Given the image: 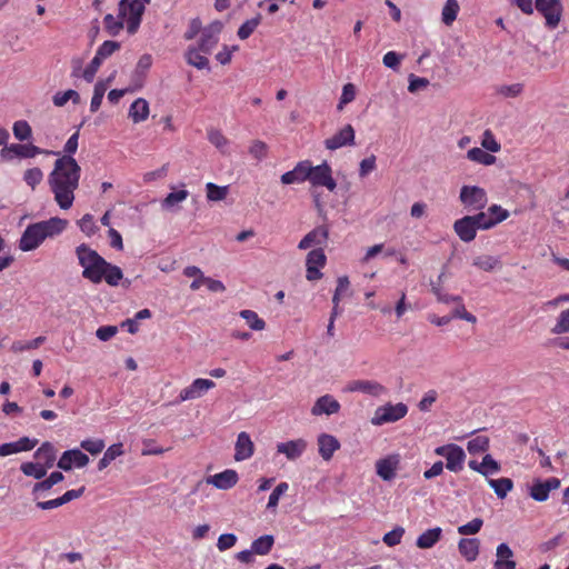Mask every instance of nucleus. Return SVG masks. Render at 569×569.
Returning <instances> with one entry per match:
<instances>
[{"label":"nucleus","instance_id":"8","mask_svg":"<svg viewBox=\"0 0 569 569\" xmlns=\"http://www.w3.org/2000/svg\"><path fill=\"white\" fill-rule=\"evenodd\" d=\"M535 7L545 17L546 26L549 29L558 27L562 16L560 0H536Z\"/></svg>","mask_w":569,"mask_h":569},{"label":"nucleus","instance_id":"4","mask_svg":"<svg viewBox=\"0 0 569 569\" xmlns=\"http://www.w3.org/2000/svg\"><path fill=\"white\" fill-rule=\"evenodd\" d=\"M144 0H121L119 2V16L127 23V31L133 34L139 29L146 6Z\"/></svg>","mask_w":569,"mask_h":569},{"label":"nucleus","instance_id":"43","mask_svg":"<svg viewBox=\"0 0 569 569\" xmlns=\"http://www.w3.org/2000/svg\"><path fill=\"white\" fill-rule=\"evenodd\" d=\"M467 449L471 455L486 452L489 449V438L487 436H477L469 440Z\"/></svg>","mask_w":569,"mask_h":569},{"label":"nucleus","instance_id":"27","mask_svg":"<svg viewBox=\"0 0 569 569\" xmlns=\"http://www.w3.org/2000/svg\"><path fill=\"white\" fill-rule=\"evenodd\" d=\"M63 479L64 476L60 471H53L48 478H42L40 481L33 485V498L39 499L40 497H44L47 491H49L54 485L61 482Z\"/></svg>","mask_w":569,"mask_h":569},{"label":"nucleus","instance_id":"60","mask_svg":"<svg viewBox=\"0 0 569 569\" xmlns=\"http://www.w3.org/2000/svg\"><path fill=\"white\" fill-rule=\"evenodd\" d=\"M249 153L257 160H262L268 154V146L261 140H254L250 148Z\"/></svg>","mask_w":569,"mask_h":569},{"label":"nucleus","instance_id":"2","mask_svg":"<svg viewBox=\"0 0 569 569\" xmlns=\"http://www.w3.org/2000/svg\"><path fill=\"white\" fill-rule=\"evenodd\" d=\"M76 254L83 269L82 277L92 283L98 284L104 280L109 286L116 287L123 278L122 270L118 266L108 262L86 243L76 248Z\"/></svg>","mask_w":569,"mask_h":569},{"label":"nucleus","instance_id":"51","mask_svg":"<svg viewBox=\"0 0 569 569\" xmlns=\"http://www.w3.org/2000/svg\"><path fill=\"white\" fill-rule=\"evenodd\" d=\"M189 196V192L187 190H179L176 192H170L167 194V197L162 201L163 208H171L176 206L179 202L184 201Z\"/></svg>","mask_w":569,"mask_h":569},{"label":"nucleus","instance_id":"24","mask_svg":"<svg viewBox=\"0 0 569 569\" xmlns=\"http://www.w3.org/2000/svg\"><path fill=\"white\" fill-rule=\"evenodd\" d=\"M470 216L458 219L453 223V230L463 242H470L476 238L477 229Z\"/></svg>","mask_w":569,"mask_h":569},{"label":"nucleus","instance_id":"56","mask_svg":"<svg viewBox=\"0 0 569 569\" xmlns=\"http://www.w3.org/2000/svg\"><path fill=\"white\" fill-rule=\"evenodd\" d=\"M403 535H405V529L402 527H396L393 530L385 533L382 541L388 547H393L401 542Z\"/></svg>","mask_w":569,"mask_h":569},{"label":"nucleus","instance_id":"64","mask_svg":"<svg viewBox=\"0 0 569 569\" xmlns=\"http://www.w3.org/2000/svg\"><path fill=\"white\" fill-rule=\"evenodd\" d=\"M487 213L489 214V217L492 221H496V224L499 222H502L503 220H506L509 217V212L498 204L490 206L488 208Z\"/></svg>","mask_w":569,"mask_h":569},{"label":"nucleus","instance_id":"49","mask_svg":"<svg viewBox=\"0 0 569 569\" xmlns=\"http://www.w3.org/2000/svg\"><path fill=\"white\" fill-rule=\"evenodd\" d=\"M483 526L481 518H475L471 521L458 527V533L461 536H471L478 533Z\"/></svg>","mask_w":569,"mask_h":569},{"label":"nucleus","instance_id":"9","mask_svg":"<svg viewBox=\"0 0 569 569\" xmlns=\"http://www.w3.org/2000/svg\"><path fill=\"white\" fill-rule=\"evenodd\" d=\"M460 201L471 210H481L486 207L488 198L485 189L477 186H463L460 190Z\"/></svg>","mask_w":569,"mask_h":569},{"label":"nucleus","instance_id":"50","mask_svg":"<svg viewBox=\"0 0 569 569\" xmlns=\"http://www.w3.org/2000/svg\"><path fill=\"white\" fill-rule=\"evenodd\" d=\"M208 140L210 141V143H212L217 149L221 151H223L229 144V140L218 129L208 130Z\"/></svg>","mask_w":569,"mask_h":569},{"label":"nucleus","instance_id":"61","mask_svg":"<svg viewBox=\"0 0 569 569\" xmlns=\"http://www.w3.org/2000/svg\"><path fill=\"white\" fill-rule=\"evenodd\" d=\"M356 98V87L352 83H346L342 88V93L340 97V101L338 103V109L342 110L343 106L350 103Z\"/></svg>","mask_w":569,"mask_h":569},{"label":"nucleus","instance_id":"18","mask_svg":"<svg viewBox=\"0 0 569 569\" xmlns=\"http://www.w3.org/2000/svg\"><path fill=\"white\" fill-rule=\"evenodd\" d=\"M355 144V129L351 124H346L336 134L325 140V147L328 150H337L346 146Z\"/></svg>","mask_w":569,"mask_h":569},{"label":"nucleus","instance_id":"41","mask_svg":"<svg viewBox=\"0 0 569 569\" xmlns=\"http://www.w3.org/2000/svg\"><path fill=\"white\" fill-rule=\"evenodd\" d=\"M240 317L246 320L247 325L250 329L260 331L266 328V322L262 318L258 316V313L253 310H241L239 312Z\"/></svg>","mask_w":569,"mask_h":569},{"label":"nucleus","instance_id":"62","mask_svg":"<svg viewBox=\"0 0 569 569\" xmlns=\"http://www.w3.org/2000/svg\"><path fill=\"white\" fill-rule=\"evenodd\" d=\"M102 61L98 57H93V59L90 61V63L86 67V69L82 71V78L87 82H92L94 79L96 73L98 72Z\"/></svg>","mask_w":569,"mask_h":569},{"label":"nucleus","instance_id":"63","mask_svg":"<svg viewBox=\"0 0 569 569\" xmlns=\"http://www.w3.org/2000/svg\"><path fill=\"white\" fill-rule=\"evenodd\" d=\"M401 60L402 56L396 51H388L382 58L383 64L392 70L399 69Z\"/></svg>","mask_w":569,"mask_h":569},{"label":"nucleus","instance_id":"46","mask_svg":"<svg viewBox=\"0 0 569 569\" xmlns=\"http://www.w3.org/2000/svg\"><path fill=\"white\" fill-rule=\"evenodd\" d=\"M123 21L124 19L120 16L114 17L109 13L103 18V26L111 36H117L123 29Z\"/></svg>","mask_w":569,"mask_h":569},{"label":"nucleus","instance_id":"52","mask_svg":"<svg viewBox=\"0 0 569 569\" xmlns=\"http://www.w3.org/2000/svg\"><path fill=\"white\" fill-rule=\"evenodd\" d=\"M551 332L555 335H561L569 332V309H566L560 312L557 323L551 329Z\"/></svg>","mask_w":569,"mask_h":569},{"label":"nucleus","instance_id":"28","mask_svg":"<svg viewBox=\"0 0 569 569\" xmlns=\"http://www.w3.org/2000/svg\"><path fill=\"white\" fill-rule=\"evenodd\" d=\"M497 560L493 563L495 569H516L517 563L512 559L513 551L507 543H500L497 547Z\"/></svg>","mask_w":569,"mask_h":569},{"label":"nucleus","instance_id":"47","mask_svg":"<svg viewBox=\"0 0 569 569\" xmlns=\"http://www.w3.org/2000/svg\"><path fill=\"white\" fill-rule=\"evenodd\" d=\"M43 179V172L40 168L34 167L28 169L23 173V181L31 188L34 189L38 184L41 183Z\"/></svg>","mask_w":569,"mask_h":569},{"label":"nucleus","instance_id":"23","mask_svg":"<svg viewBox=\"0 0 569 569\" xmlns=\"http://www.w3.org/2000/svg\"><path fill=\"white\" fill-rule=\"evenodd\" d=\"M234 451V459L237 461H243L252 457L254 452V445L246 431L238 435Z\"/></svg>","mask_w":569,"mask_h":569},{"label":"nucleus","instance_id":"38","mask_svg":"<svg viewBox=\"0 0 569 569\" xmlns=\"http://www.w3.org/2000/svg\"><path fill=\"white\" fill-rule=\"evenodd\" d=\"M23 475L41 480L46 477L48 469L40 462H23L20 467Z\"/></svg>","mask_w":569,"mask_h":569},{"label":"nucleus","instance_id":"45","mask_svg":"<svg viewBox=\"0 0 569 569\" xmlns=\"http://www.w3.org/2000/svg\"><path fill=\"white\" fill-rule=\"evenodd\" d=\"M13 136L20 141L29 140L32 136V129L26 120H18L12 127Z\"/></svg>","mask_w":569,"mask_h":569},{"label":"nucleus","instance_id":"55","mask_svg":"<svg viewBox=\"0 0 569 569\" xmlns=\"http://www.w3.org/2000/svg\"><path fill=\"white\" fill-rule=\"evenodd\" d=\"M476 229L487 230L496 226V221H492L487 212H479L475 216H470Z\"/></svg>","mask_w":569,"mask_h":569},{"label":"nucleus","instance_id":"16","mask_svg":"<svg viewBox=\"0 0 569 569\" xmlns=\"http://www.w3.org/2000/svg\"><path fill=\"white\" fill-rule=\"evenodd\" d=\"M89 463V457L79 449L64 451L58 460V468L69 471L72 467L83 468Z\"/></svg>","mask_w":569,"mask_h":569},{"label":"nucleus","instance_id":"33","mask_svg":"<svg viewBox=\"0 0 569 569\" xmlns=\"http://www.w3.org/2000/svg\"><path fill=\"white\" fill-rule=\"evenodd\" d=\"M186 60L190 66H193L199 70L209 68V60L199 47H189L186 52Z\"/></svg>","mask_w":569,"mask_h":569},{"label":"nucleus","instance_id":"21","mask_svg":"<svg viewBox=\"0 0 569 569\" xmlns=\"http://www.w3.org/2000/svg\"><path fill=\"white\" fill-rule=\"evenodd\" d=\"M310 174L309 160L299 161L296 167L281 176L283 184L300 183L308 180Z\"/></svg>","mask_w":569,"mask_h":569},{"label":"nucleus","instance_id":"30","mask_svg":"<svg viewBox=\"0 0 569 569\" xmlns=\"http://www.w3.org/2000/svg\"><path fill=\"white\" fill-rule=\"evenodd\" d=\"M34 458L47 469H50L54 465L57 450L51 442L46 441L36 450Z\"/></svg>","mask_w":569,"mask_h":569},{"label":"nucleus","instance_id":"37","mask_svg":"<svg viewBox=\"0 0 569 569\" xmlns=\"http://www.w3.org/2000/svg\"><path fill=\"white\" fill-rule=\"evenodd\" d=\"M472 264L480 270L489 272L501 267V261L497 257L482 254L476 257L472 261Z\"/></svg>","mask_w":569,"mask_h":569},{"label":"nucleus","instance_id":"6","mask_svg":"<svg viewBox=\"0 0 569 569\" xmlns=\"http://www.w3.org/2000/svg\"><path fill=\"white\" fill-rule=\"evenodd\" d=\"M437 456L446 458V468L452 472H459L463 468L466 453L461 447L455 443L437 447L435 449Z\"/></svg>","mask_w":569,"mask_h":569},{"label":"nucleus","instance_id":"44","mask_svg":"<svg viewBox=\"0 0 569 569\" xmlns=\"http://www.w3.org/2000/svg\"><path fill=\"white\" fill-rule=\"evenodd\" d=\"M106 91H107V83L106 82L98 81L94 84L93 96H92L91 102H90V111L91 112L98 111V109L100 108V106L102 103V99H103V96H104Z\"/></svg>","mask_w":569,"mask_h":569},{"label":"nucleus","instance_id":"48","mask_svg":"<svg viewBox=\"0 0 569 569\" xmlns=\"http://www.w3.org/2000/svg\"><path fill=\"white\" fill-rule=\"evenodd\" d=\"M120 49V43L117 41L107 40L104 41L97 50L96 57H98L101 61L109 58L117 50Z\"/></svg>","mask_w":569,"mask_h":569},{"label":"nucleus","instance_id":"14","mask_svg":"<svg viewBox=\"0 0 569 569\" xmlns=\"http://www.w3.org/2000/svg\"><path fill=\"white\" fill-rule=\"evenodd\" d=\"M9 153H13L18 158L29 159L34 158L38 154H48L50 152L47 150H42L41 148L32 143H12L8 147H4L1 150V156L4 159H11V157H9Z\"/></svg>","mask_w":569,"mask_h":569},{"label":"nucleus","instance_id":"7","mask_svg":"<svg viewBox=\"0 0 569 569\" xmlns=\"http://www.w3.org/2000/svg\"><path fill=\"white\" fill-rule=\"evenodd\" d=\"M310 174L308 180L315 187H326L329 191H333L337 188V182L332 178V169L327 161L321 164L313 167L309 161Z\"/></svg>","mask_w":569,"mask_h":569},{"label":"nucleus","instance_id":"20","mask_svg":"<svg viewBox=\"0 0 569 569\" xmlns=\"http://www.w3.org/2000/svg\"><path fill=\"white\" fill-rule=\"evenodd\" d=\"M239 480L238 473L236 470L227 469L222 472L216 473L213 476H209L207 478V483L214 486L221 490H228L237 485Z\"/></svg>","mask_w":569,"mask_h":569},{"label":"nucleus","instance_id":"34","mask_svg":"<svg viewBox=\"0 0 569 569\" xmlns=\"http://www.w3.org/2000/svg\"><path fill=\"white\" fill-rule=\"evenodd\" d=\"M487 481L488 485L493 489L497 497L500 499H505L513 488V481L510 478H488Z\"/></svg>","mask_w":569,"mask_h":569},{"label":"nucleus","instance_id":"39","mask_svg":"<svg viewBox=\"0 0 569 569\" xmlns=\"http://www.w3.org/2000/svg\"><path fill=\"white\" fill-rule=\"evenodd\" d=\"M261 14L258 13L256 17L244 21L238 29L237 36L241 40L248 39L254 30L258 28V26L261 23Z\"/></svg>","mask_w":569,"mask_h":569},{"label":"nucleus","instance_id":"35","mask_svg":"<svg viewBox=\"0 0 569 569\" xmlns=\"http://www.w3.org/2000/svg\"><path fill=\"white\" fill-rule=\"evenodd\" d=\"M467 158L470 161H473V162H477V163H480L483 166H491L496 162L495 156L487 152L486 149L483 150V149L477 148V147L468 150Z\"/></svg>","mask_w":569,"mask_h":569},{"label":"nucleus","instance_id":"54","mask_svg":"<svg viewBox=\"0 0 569 569\" xmlns=\"http://www.w3.org/2000/svg\"><path fill=\"white\" fill-rule=\"evenodd\" d=\"M207 189V198L211 201H219L226 198L227 188L219 187L212 182H208L206 186Z\"/></svg>","mask_w":569,"mask_h":569},{"label":"nucleus","instance_id":"29","mask_svg":"<svg viewBox=\"0 0 569 569\" xmlns=\"http://www.w3.org/2000/svg\"><path fill=\"white\" fill-rule=\"evenodd\" d=\"M480 549V541L477 538H461L458 542L459 553L468 561L477 559Z\"/></svg>","mask_w":569,"mask_h":569},{"label":"nucleus","instance_id":"11","mask_svg":"<svg viewBox=\"0 0 569 569\" xmlns=\"http://www.w3.org/2000/svg\"><path fill=\"white\" fill-rule=\"evenodd\" d=\"M216 387V382L210 379L198 378L192 383L183 388L178 397L180 402L193 400L202 397L207 391Z\"/></svg>","mask_w":569,"mask_h":569},{"label":"nucleus","instance_id":"40","mask_svg":"<svg viewBox=\"0 0 569 569\" xmlns=\"http://www.w3.org/2000/svg\"><path fill=\"white\" fill-rule=\"evenodd\" d=\"M459 12V3L457 0H447L441 13L442 22L446 26H451L452 22L457 19Z\"/></svg>","mask_w":569,"mask_h":569},{"label":"nucleus","instance_id":"10","mask_svg":"<svg viewBox=\"0 0 569 569\" xmlns=\"http://www.w3.org/2000/svg\"><path fill=\"white\" fill-rule=\"evenodd\" d=\"M326 263L327 257L322 248L311 250L306 259V278L309 281L321 279L323 274L320 270Z\"/></svg>","mask_w":569,"mask_h":569},{"label":"nucleus","instance_id":"15","mask_svg":"<svg viewBox=\"0 0 569 569\" xmlns=\"http://www.w3.org/2000/svg\"><path fill=\"white\" fill-rule=\"evenodd\" d=\"M399 466L400 455L392 453L376 462V472L382 480L390 481L396 477Z\"/></svg>","mask_w":569,"mask_h":569},{"label":"nucleus","instance_id":"25","mask_svg":"<svg viewBox=\"0 0 569 569\" xmlns=\"http://www.w3.org/2000/svg\"><path fill=\"white\" fill-rule=\"evenodd\" d=\"M340 410V403L330 395H325L317 399L311 413L313 416L333 415Z\"/></svg>","mask_w":569,"mask_h":569},{"label":"nucleus","instance_id":"32","mask_svg":"<svg viewBox=\"0 0 569 569\" xmlns=\"http://www.w3.org/2000/svg\"><path fill=\"white\" fill-rule=\"evenodd\" d=\"M441 533L440 527L428 529L417 538L416 545L420 549L432 548L440 540Z\"/></svg>","mask_w":569,"mask_h":569},{"label":"nucleus","instance_id":"58","mask_svg":"<svg viewBox=\"0 0 569 569\" xmlns=\"http://www.w3.org/2000/svg\"><path fill=\"white\" fill-rule=\"evenodd\" d=\"M481 146L490 152H498L501 149L500 143L496 140V137L490 130L483 132Z\"/></svg>","mask_w":569,"mask_h":569},{"label":"nucleus","instance_id":"12","mask_svg":"<svg viewBox=\"0 0 569 569\" xmlns=\"http://www.w3.org/2000/svg\"><path fill=\"white\" fill-rule=\"evenodd\" d=\"M222 28L223 26L220 21H213L208 27L203 28L198 46L202 53H211L212 49L219 41V34L222 31Z\"/></svg>","mask_w":569,"mask_h":569},{"label":"nucleus","instance_id":"5","mask_svg":"<svg viewBox=\"0 0 569 569\" xmlns=\"http://www.w3.org/2000/svg\"><path fill=\"white\" fill-rule=\"evenodd\" d=\"M408 413V407L402 403H387L376 409L371 423L373 426H382L390 422H396L402 419Z\"/></svg>","mask_w":569,"mask_h":569},{"label":"nucleus","instance_id":"42","mask_svg":"<svg viewBox=\"0 0 569 569\" xmlns=\"http://www.w3.org/2000/svg\"><path fill=\"white\" fill-rule=\"evenodd\" d=\"M69 100H72L73 103H79V93L76 90L69 89L67 91L57 92L52 98L56 107H63Z\"/></svg>","mask_w":569,"mask_h":569},{"label":"nucleus","instance_id":"1","mask_svg":"<svg viewBox=\"0 0 569 569\" xmlns=\"http://www.w3.org/2000/svg\"><path fill=\"white\" fill-rule=\"evenodd\" d=\"M81 168L74 158L62 156L54 162L48 182L54 200L62 210H68L74 201V191L79 186Z\"/></svg>","mask_w":569,"mask_h":569},{"label":"nucleus","instance_id":"31","mask_svg":"<svg viewBox=\"0 0 569 569\" xmlns=\"http://www.w3.org/2000/svg\"><path fill=\"white\" fill-rule=\"evenodd\" d=\"M129 117L134 123L146 121L149 117V103L143 98L136 99L129 109Z\"/></svg>","mask_w":569,"mask_h":569},{"label":"nucleus","instance_id":"53","mask_svg":"<svg viewBox=\"0 0 569 569\" xmlns=\"http://www.w3.org/2000/svg\"><path fill=\"white\" fill-rule=\"evenodd\" d=\"M288 489L289 485L287 482H280L269 496L267 508L274 509L279 503L280 497L284 495L288 491Z\"/></svg>","mask_w":569,"mask_h":569},{"label":"nucleus","instance_id":"3","mask_svg":"<svg viewBox=\"0 0 569 569\" xmlns=\"http://www.w3.org/2000/svg\"><path fill=\"white\" fill-rule=\"evenodd\" d=\"M68 226V220L52 217L48 220L29 224L23 231L19 249L32 251L37 249L47 238H53L62 233Z\"/></svg>","mask_w":569,"mask_h":569},{"label":"nucleus","instance_id":"26","mask_svg":"<svg viewBox=\"0 0 569 569\" xmlns=\"http://www.w3.org/2000/svg\"><path fill=\"white\" fill-rule=\"evenodd\" d=\"M319 455L326 461H329L333 453L340 448V442L335 436L321 433L318 437Z\"/></svg>","mask_w":569,"mask_h":569},{"label":"nucleus","instance_id":"57","mask_svg":"<svg viewBox=\"0 0 569 569\" xmlns=\"http://www.w3.org/2000/svg\"><path fill=\"white\" fill-rule=\"evenodd\" d=\"M79 228L82 232H84L87 236H92L97 232L98 228L96 226L93 216L90 213H86L79 221H78Z\"/></svg>","mask_w":569,"mask_h":569},{"label":"nucleus","instance_id":"19","mask_svg":"<svg viewBox=\"0 0 569 569\" xmlns=\"http://www.w3.org/2000/svg\"><path fill=\"white\" fill-rule=\"evenodd\" d=\"M329 231L326 227L320 226L315 229H312L310 232H308L298 243V248L300 250H307L311 247L321 248V246H325L328 241Z\"/></svg>","mask_w":569,"mask_h":569},{"label":"nucleus","instance_id":"17","mask_svg":"<svg viewBox=\"0 0 569 569\" xmlns=\"http://www.w3.org/2000/svg\"><path fill=\"white\" fill-rule=\"evenodd\" d=\"M560 487V480L556 477L548 478L546 480H536L530 487V497L539 502L546 501L549 498L551 490H556Z\"/></svg>","mask_w":569,"mask_h":569},{"label":"nucleus","instance_id":"59","mask_svg":"<svg viewBox=\"0 0 569 569\" xmlns=\"http://www.w3.org/2000/svg\"><path fill=\"white\" fill-rule=\"evenodd\" d=\"M81 448L91 455H98L104 449V441L102 439H86L80 443Z\"/></svg>","mask_w":569,"mask_h":569},{"label":"nucleus","instance_id":"22","mask_svg":"<svg viewBox=\"0 0 569 569\" xmlns=\"http://www.w3.org/2000/svg\"><path fill=\"white\" fill-rule=\"evenodd\" d=\"M307 449V441L303 439L290 440L277 445V452L282 453L288 460H297Z\"/></svg>","mask_w":569,"mask_h":569},{"label":"nucleus","instance_id":"36","mask_svg":"<svg viewBox=\"0 0 569 569\" xmlns=\"http://www.w3.org/2000/svg\"><path fill=\"white\" fill-rule=\"evenodd\" d=\"M273 543V536L264 535L252 541L251 549L256 555L264 556L271 551Z\"/></svg>","mask_w":569,"mask_h":569},{"label":"nucleus","instance_id":"13","mask_svg":"<svg viewBox=\"0 0 569 569\" xmlns=\"http://www.w3.org/2000/svg\"><path fill=\"white\" fill-rule=\"evenodd\" d=\"M346 392H361L372 397H380L387 392V388L373 380H352L345 387Z\"/></svg>","mask_w":569,"mask_h":569}]
</instances>
